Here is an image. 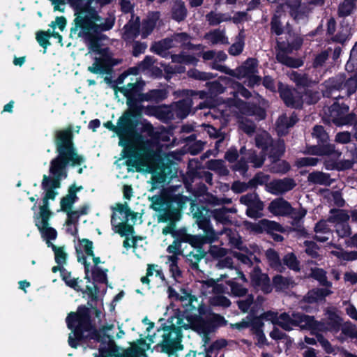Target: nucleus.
Wrapping results in <instances>:
<instances>
[{"label":"nucleus","mask_w":357,"mask_h":357,"mask_svg":"<svg viewBox=\"0 0 357 357\" xmlns=\"http://www.w3.org/2000/svg\"><path fill=\"white\" fill-rule=\"evenodd\" d=\"M56 148L57 156L50 162V176L44 175L42 188L45 191L43 204L35 217L36 225L48 247H52L58 265L66 262L67 254L63 247H56L50 241L56 238V230L49 226L51 212L48 208V200L54 199L58 195L57 190L61 186V181L68 176V166H81L84 163V158L79 155L73 143V133L70 128L59 130L56 132Z\"/></svg>","instance_id":"f257e3e1"},{"label":"nucleus","mask_w":357,"mask_h":357,"mask_svg":"<svg viewBox=\"0 0 357 357\" xmlns=\"http://www.w3.org/2000/svg\"><path fill=\"white\" fill-rule=\"evenodd\" d=\"M170 298L181 303L184 308L182 314L172 319V326L178 331L191 329L197 333L202 338L204 346L210 342V335L217 326L224 321V318L219 314L211 313L210 310L197 298L184 289L177 293L173 288H168Z\"/></svg>","instance_id":"f03ea898"},{"label":"nucleus","mask_w":357,"mask_h":357,"mask_svg":"<svg viewBox=\"0 0 357 357\" xmlns=\"http://www.w3.org/2000/svg\"><path fill=\"white\" fill-rule=\"evenodd\" d=\"M66 323L68 328L72 331L68 337V343L71 347L76 348L77 342L89 340L100 343L98 348L99 354H94L93 357L117 355L119 349L114 339H119L124 335V332L119 326L116 328L114 324H107L96 332L91 324L88 310L81 307L76 313L69 314L66 318Z\"/></svg>","instance_id":"7ed1b4c3"},{"label":"nucleus","mask_w":357,"mask_h":357,"mask_svg":"<svg viewBox=\"0 0 357 357\" xmlns=\"http://www.w3.org/2000/svg\"><path fill=\"white\" fill-rule=\"evenodd\" d=\"M92 2L93 0H66V3L73 8L75 16L70 36L82 38L89 49V53L100 52L98 42L101 33L111 29L114 24L112 15L100 17L91 7Z\"/></svg>","instance_id":"20e7f679"},{"label":"nucleus","mask_w":357,"mask_h":357,"mask_svg":"<svg viewBox=\"0 0 357 357\" xmlns=\"http://www.w3.org/2000/svg\"><path fill=\"white\" fill-rule=\"evenodd\" d=\"M108 129L114 131L119 137V146L128 149L129 155L136 166H149L157 146L150 136L136 133L130 115L123 114L114 126L108 121L105 124Z\"/></svg>","instance_id":"39448f33"},{"label":"nucleus","mask_w":357,"mask_h":357,"mask_svg":"<svg viewBox=\"0 0 357 357\" xmlns=\"http://www.w3.org/2000/svg\"><path fill=\"white\" fill-rule=\"evenodd\" d=\"M220 80L227 84H231L233 89L231 93L234 94L233 99H228L227 101L218 105L217 110L220 112V117L228 121L231 116L238 117V113L245 116H257L259 119L265 116L264 111L254 104L244 102L236 97L241 96L244 98H249L250 92L238 82H233L230 78L226 77H220Z\"/></svg>","instance_id":"423d86ee"},{"label":"nucleus","mask_w":357,"mask_h":357,"mask_svg":"<svg viewBox=\"0 0 357 357\" xmlns=\"http://www.w3.org/2000/svg\"><path fill=\"white\" fill-rule=\"evenodd\" d=\"M77 260L84 266L85 278L91 279L100 283L107 282V269L100 266L102 264L99 257L93 254V242L83 238L79 239L75 245Z\"/></svg>","instance_id":"0eeeda50"},{"label":"nucleus","mask_w":357,"mask_h":357,"mask_svg":"<svg viewBox=\"0 0 357 357\" xmlns=\"http://www.w3.org/2000/svg\"><path fill=\"white\" fill-rule=\"evenodd\" d=\"M256 145L263 150H267L268 145H271L270 158L272 162L270 166V170L273 173L285 174L290 169V165L284 160H280L278 158L284 152V144L283 141H278L272 144L268 133L262 131L257 134L256 137Z\"/></svg>","instance_id":"6e6552de"},{"label":"nucleus","mask_w":357,"mask_h":357,"mask_svg":"<svg viewBox=\"0 0 357 357\" xmlns=\"http://www.w3.org/2000/svg\"><path fill=\"white\" fill-rule=\"evenodd\" d=\"M325 86L324 96L334 99L341 96H349L357 89V72L354 71L348 75H338L331 78L326 82Z\"/></svg>","instance_id":"1a4fd4ad"},{"label":"nucleus","mask_w":357,"mask_h":357,"mask_svg":"<svg viewBox=\"0 0 357 357\" xmlns=\"http://www.w3.org/2000/svg\"><path fill=\"white\" fill-rule=\"evenodd\" d=\"M326 316V323L324 324L316 321L312 317L294 313V326L310 330L313 333L316 331H337L340 328L339 316L332 312H328Z\"/></svg>","instance_id":"9d476101"},{"label":"nucleus","mask_w":357,"mask_h":357,"mask_svg":"<svg viewBox=\"0 0 357 357\" xmlns=\"http://www.w3.org/2000/svg\"><path fill=\"white\" fill-rule=\"evenodd\" d=\"M130 215V211L127 204H119L112 217L111 222L115 231L121 236H128L133 232L132 226L127 223Z\"/></svg>","instance_id":"9b49d317"},{"label":"nucleus","mask_w":357,"mask_h":357,"mask_svg":"<svg viewBox=\"0 0 357 357\" xmlns=\"http://www.w3.org/2000/svg\"><path fill=\"white\" fill-rule=\"evenodd\" d=\"M312 136L315 137L319 142L318 147H314L312 153L318 155H333L338 158L341 153L335 149V146L327 144L328 135L321 126H315L313 128Z\"/></svg>","instance_id":"f8f14e48"},{"label":"nucleus","mask_w":357,"mask_h":357,"mask_svg":"<svg viewBox=\"0 0 357 357\" xmlns=\"http://www.w3.org/2000/svg\"><path fill=\"white\" fill-rule=\"evenodd\" d=\"M258 62L255 59H247L242 66L236 70H231L224 65L213 64V69L219 70L229 75L236 77L238 79L245 78L252 74L258 73Z\"/></svg>","instance_id":"ddd939ff"},{"label":"nucleus","mask_w":357,"mask_h":357,"mask_svg":"<svg viewBox=\"0 0 357 357\" xmlns=\"http://www.w3.org/2000/svg\"><path fill=\"white\" fill-rule=\"evenodd\" d=\"M197 223L204 231V236H191L189 238L190 243L195 248H201L205 243H211L215 241L219 234L214 231L208 220L205 218H198Z\"/></svg>","instance_id":"4468645a"},{"label":"nucleus","mask_w":357,"mask_h":357,"mask_svg":"<svg viewBox=\"0 0 357 357\" xmlns=\"http://www.w3.org/2000/svg\"><path fill=\"white\" fill-rule=\"evenodd\" d=\"M331 213L328 221L335 225L337 235L341 238L350 235L351 228L347 223L349 219V213L344 210L335 209H332Z\"/></svg>","instance_id":"2eb2a0df"},{"label":"nucleus","mask_w":357,"mask_h":357,"mask_svg":"<svg viewBox=\"0 0 357 357\" xmlns=\"http://www.w3.org/2000/svg\"><path fill=\"white\" fill-rule=\"evenodd\" d=\"M328 121H332L337 126H344L353 121L354 116L351 114H349V107L347 105H340L333 104L328 108Z\"/></svg>","instance_id":"dca6fc26"},{"label":"nucleus","mask_w":357,"mask_h":357,"mask_svg":"<svg viewBox=\"0 0 357 357\" xmlns=\"http://www.w3.org/2000/svg\"><path fill=\"white\" fill-rule=\"evenodd\" d=\"M240 154L241 155L240 160L234 165V170L239 171L242 174H244L248 169V162L253 164L254 167H261L264 161L263 155H257L253 151L247 150L245 148H242L240 150Z\"/></svg>","instance_id":"f3484780"},{"label":"nucleus","mask_w":357,"mask_h":357,"mask_svg":"<svg viewBox=\"0 0 357 357\" xmlns=\"http://www.w3.org/2000/svg\"><path fill=\"white\" fill-rule=\"evenodd\" d=\"M270 3H278L282 8L283 4H287L291 9L290 14L297 22L304 20L310 11L305 5L301 4V0H268Z\"/></svg>","instance_id":"a211bd4d"},{"label":"nucleus","mask_w":357,"mask_h":357,"mask_svg":"<svg viewBox=\"0 0 357 357\" xmlns=\"http://www.w3.org/2000/svg\"><path fill=\"white\" fill-rule=\"evenodd\" d=\"M296 185V181L291 178L274 180L266 184V190L273 195H282L290 191Z\"/></svg>","instance_id":"6ab92c4d"},{"label":"nucleus","mask_w":357,"mask_h":357,"mask_svg":"<svg viewBox=\"0 0 357 357\" xmlns=\"http://www.w3.org/2000/svg\"><path fill=\"white\" fill-rule=\"evenodd\" d=\"M279 91L281 98L287 105L293 107H299L302 105L301 96L296 90L281 84L279 86Z\"/></svg>","instance_id":"aec40b11"},{"label":"nucleus","mask_w":357,"mask_h":357,"mask_svg":"<svg viewBox=\"0 0 357 357\" xmlns=\"http://www.w3.org/2000/svg\"><path fill=\"white\" fill-rule=\"evenodd\" d=\"M268 210L275 216H289L292 211V206L283 198H277L269 204Z\"/></svg>","instance_id":"412c9836"},{"label":"nucleus","mask_w":357,"mask_h":357,"mask_svg":"<svg viewBox=\"0 0 357 357\" xmlns=\"http://www.w3.org/2000/svg\"><path fill=\"white\" fill-rule=\"evenodd\" d=\"M250 277L253 284L260 289L264 293H269L272 288L267 275L261 273L258 267H255L250 273Z\"/></svg>","instance_id":"4be33fe9"},{"label":"nucleus","mask_w":357,"mask_h":357,"mask_svg":"<svg viewBox=\"0 0 357 357\" xmlns=\"http://www.w3.org/2000/svg\"><path fill=\"white\" fill-rule=\"evenodd\" d=\"M259 248L257 245L251 246L250 249L245 248L241 252H234V257L245 265H252L253 262L260 261L258 254Z\"/></svg>","instance_id":"5701e85b"},{"label":"nucleus","mask_w":357,"mask_h":357,"mask_svg":"<svg viewBox=\"0 0 357 357\" xmlns=\"http://www.w3.org/2000/svg\"><path fill=\"white\" fill-rule=\"evenodd\" d=\"M232 259L229 257H227L218 261L217 267L219 268H228L229 271L228 273L221 275L220 278L217 279L218 282L226 278H231L232 279L240 278L243 281H246V278L243 273L238 269L234 270L232 268Z\"/></svg>","instance_id":"b1692460"},{"label":"nucleus","mask_w":357,"mask_h":357,"mask_svg":"<svg viewBox=\"0 0 357 357\" xmlns=\"http://www.w3.org/2000/svg\"><path fill=\"white\" fill-rule=\"evenodd\" d=\"M88 211L87 206H83L77 209L74 212H68V219L66 220V230L73 236L77 234V229L76 223L80 215L86 214Z\"/></svg>","instance_id":"393cba45"},{"label":"nucleus","mask_w":357,"mask_h":357,"mask_svg":"<svg viewBox=\"0 0 357 357\" xmlns=\"http://www.w3.org/2000/svg\"><path fill=\"white\" fill-rule=\"evenodd\" d=\"M144 86V83L137 81L135 83H128L126 86L120 87L118 91L122 93L127 98V104L130 107L134 106V98L140 88Z\"/></svg>","instance_id":"a878e982"},{"label":"nucleus","mask_w":357,"mask_h":357,"mask_svg":"<svg viewBox=\"0 0 357 357\" xmlns=\"http://www.w3.org/2000/svg\"><path fill=\"white\" fill-rule=\"evenodd\" d=\"M82 187H76L75 185H72L69 190L68 194L64 197L61 201V208L63 211L66 212L68 216V212H74L75 210H72L73 204L77 199L76 192L79 191Z\"/></svg>","instance_id":"bb28decb"},{"label":"nucleus","mask_w":357,"mask_h":357,"mask_svg":"<svg viewBox=\"0 0 357 357\" xmlns=\"http://www.w3.org/2000/svg\"><path fill=\"white\" fill-rule=\"evenodd\" d=\"M119 63V61L116 59H109L105 61L100 59L96 58L95 62L88 68V70L92 73L104 74L109 70V68L117 65Z\"/></svg>","instance_id":"cd10ccee"},{"label":"nucleus","mask_w":357,"mask_h":357,"mask_svg":"<svg viewBox=\"0 0 357 357\" xmlns=\"http://www.w3.org/2000/svg\"><path fill=\"white\" fill-rule=\"evenodd\" d=\"M218 281L213 279H208L199 282L198 287L203 295L207 296L211 293L224 292L223 286L217 284Z\"/></svg>","instance_id":"c85d7f7f"},{"label":"nucleus","mask_w":357,"mask_h":357,"mask_svg":"<svg viewBox=\"0 0 357 357\" xmlns=\"http://www.w3.org/2000/svg\"><path fill=\"white\" fill-rule=\"evenodd\" d=\"M298 121L295 115L288 117L286 115L280 116L276 123V130L280 135H285L288 129L293 126Z\"/></svg>","instance_id":"c756f323"},{"label":"nucleus","mask_w":357,"mask_h":357,"mask_svg":"<svg viewBox=\"0 0 357 357\" xmlns=\"http://www.w3.org/2000/svg\"><path fill=\"white\" fill-rule=\"evenodd\" d=\"M159 17V13H151L147 16L146 19L144 20L140 29L142 38L147 37L152 32L156 26Z\"/></svg>","instance_id":"7c9ffc66"},{"label":"nucleus","mask_w":357,"mask_h":357,"mask_svg":"<svg viewBox=\"0 0 357 357\" xmlns=\"http://www.w3.org/2000/svg\"><path fill=\"white\" fill-rule=\"evenodd\" d=\"M315 238L317 241L325 242L329 239L331 231L327 221L321 220L314 227Z\"/></svg>","instance_id":"2f4dec72"},{"label":"nucleus","mask_w":357,"mask_h":357,"mask_svg":"<svg viewBox=\"0 0 357 357\" xmlns=\"http://www.w3.org/2000/svg\"><path fill=\"white\" fill-rule=\"evenodd\" d=\"M204 38L213 45L229 44L228 38L225 35V30L215 29L207 33Z\"/></svg>","instance_id":"473e14b6"},{"label":"nucleus","mask_w":357,"mask_h":357,"mask_svg":"<svg viewBox=\"0 0 357 357\" xmlns=\"http://www.w3.org/2000/svg\"><path fill=\"white\" fill-rule=\"evenodd\" d=\"M310 183L317 185H330L333 181L328 174L321 172H313L307 176Z\"/></svg>","instance_id":"72a5a7b5"},{"label":"nucleus","mask_w":357,"mask_h":357,"mask_svg":"<svg viewBox=\"0 0 357 357\" xmlns=\"http://www.w3.org/2000/svg\"><path fill=\"white\" fill-rule=\"evenodd\" d=\"M206 19L210 25L215 26L224 22L231 21V17L228 13L211 11L206 15Z\"/></svg>","instance_id":"f704fd0d"},{"label":"nucleus","mask_w":357,"mask_h":357,"mask_svg":"<svg viewBox=\"0 0 357 357\" xmlns=\"http://www.w3.org/2000/svg\"><path fill=\"white\" fill-rule=\"evenodd\" d=\"M187 16V9L183 2L175 1L172 8V17L177 21L181 22L185 20Z\"/></svg>","instance_id":"c9c22d12"},{"label":"nucleus","mask_w":357,"mask_h":357,"mask_svg":"<svg viewBox=\"0 0 357 357\" xmlns=\"http://www.w3.org/2000/svg\"><path fill=\"white\" fill-rule=\"evenodd\" d=\"M277 60L282 64L292 68H298L303 65L301 59H296L287 56L283 50H280L276 54Z\"/></svg>","instance_id":"e433bc0d"},{"label":"nucleus","mask_w":357,"mask_h":357,"mask_svg":"<svg viewBox=\"0 0 357 357\" xmlns=\"http://www.w3.org/2000/svg\"><path fill=\"white\" fill-rule=\"evenodd\" d=\"M50 37H54L59 40V42L61 43L62 40V37L58 33H54L53 30H47V31H41L37 33L36 39L38 43L43 47L44 48H46L49 45L50 43L48 42V39Z\"/></svg>","instance_id":"4c0bfd02"},{"label":"nucleus","mask_w":357,"mask_h":357,"mask_svg":"<svg viewBox=\"0 0 357 357\" xmlns=\"http://www.w3.org/2000/svg\"><path fill=\"white\" fill-rule=\"evenodd\" d=\"M188 97L176 103L177 115L181 118H185L190 113L193 104V99Z\"/></svg>","instance_id":"58836bf2"},{"label":"nucleus","mask_w":357,"mask_h":357,"mask_svg":"<svg viewBox=\"0 0 357 357\" xmlns=\"http://www.w3.org/2000/svg\"><path fill=\"white\" fill-rule=\"evenodd\" d=\"M353 162L349 160H341L339 162L327 159L324 162L325 168L328 170L337 169L344 170L352 167Z\"/></svg>","instance_id":"ea45409f"},{"label":"nucleus","mask_w":357,"mask_h":357,"mask_svg":"<svg viewBox=\"0 0 357 357\" xmlns=\"http://www.w3.org/2000/svg\"><path fill=\"white\" fill-rule=\"evenodd\" d=\"M151 208L159 213L161 215H166V209L168 208V203L162 196L155 195L151 198Z\"/></svg>","instance_id":"a19ab883"},{"label":"nucleus","mask_w":357,"mask_h":357,"mask_svg":"<svg viewBox=\"0 0 357 357\" xmlns=\"http://www.w3.org/2000/svg\"><path fill=\"white\" fill-rule=\"evenodd\" d=\"M275 325L281 326L286 331L291 330L293 326H294V314H292L291 317L287 313H282L278 315Z\"/></svg>","instance_id":"79ce46f5"},{"label":"nucleus","mask_w":357,"mask_h":357,"mask_svg":"<svg viewBox=\"0 0 357 357\" xmlns=\"http://www.w3.org/2000/svg\"><path fill=\"white\" fill-rule=\"evenodd\" d=\"M259 229H255L257 231H259L260 229H265L269 233H272L273 231H282V226L274 222L271 221L266 219L261 220L257 225Z\"/></svg>","instance_id":"37998d69"},{"label":"nucleus","mask_w":357,"mask_h":357,"mask_svg":"<svg viewBox=\"0 0 357 357\" xmlns=\"http://www.w3.org/2000/svg\"><path fill=\"white\" fill-rule=\"evenodd\" d=\"M273 285L277 291H284L293 286L294 282L281 275H276L273 280Z\"/></svg>","instance_id":"c03bdc74"},{"label":"nucleus","mask_w":357,"mask_h":357,"mask_svg":"<svg viewBox=\"0 0 357 357\" xmlns=\"http://www.w3.org/2000/svg\"><path fill=\"white\" fill-rule=\"evenodd\" d=\"M167 264L169 265V271L175 280L178 281L181 272L177 265L178 257L176 256L167 257Z\"/></svg>","instance_id":"a18cd8bd"},{"label":"nucleus","mask_w":357,"mask_h":357,"mask_svg":"<svg viewBox=\"0 0 357 357\" xmlns=\"http://www.w3.org/2000/svg\"><path fill=\"white\" fill-rule=\"evenodd\" d=\"M209 303L213 306L227 307L231 305L230 301L221 293H215V295L210 298Z\"/></svg>","instance_id":"49530a36"},{"label":"nucleus","mask_w":357,"mask_h":357,"mask_svg":"<svg viewBox=\"0 0 357 357\" xmlns=\"http://www.w3.org/2000/svg\"><path fill=\"white\" fill-rule=\"evenodd\" d=\"M311 275L315 280H318L319 283L327 287H331L332 284L327 280L326 272L321 268H314L312 270Z\"/></svg>","instance_id":"de8ad7c7"},{"label":"nucleus","mask_w":357,"mask_h":357,"mask_svg":"<svg viewBox=\"0 0 357 357\" xmlns=\"http://www.w3.org/2000/svg\"><path fill=\"white\" fill-rule=\"evenodd\" d=\"M331 254L343 260L351 261L357 259V251L345 252L338 248L337 250H333Z\"/></svg>","instance_id":"09e8293b"},{"label":"nucleus","mask_w":357,"mask_h":357,"mask_svg":"<svg viewBox=\"0 0 357 357\" xmlns=\"http://www.w3.org/2000/svg\"><path fill=\"white\" fill-rule=\"evenodd\" d=\"M139 26L129 22L124 26L123 37L125 39H132L139 34Z\"/></svg>","instance_id":"8fccbe9b"},{"label":"nucleus","mask_w":357,"mask_h":357,"mask_svg":"<svg viewBox=\"0 0 357 357\" xmlns=\"http://www.w3.org/2000/svg\"><path fill=\"white\" fill-rule=\"evenodd\" d=\"M243 115L241 113H238V117L236 116H234V117L238 119L239 127L242 129L245 132L248 134H252L255 131V124L250 121L244 120V119L241 116ZM231 116L230 117H232Z\"/></svg>","instance_id":"3c124183"},{"label":"nucleus","mask_w":357,"mask_h":357,"mask_svg":"<svg viewBox=\"0 0 357 357\" xmlns=\"http://www.w3.org/2000/svg\"><path fill=\"white\" fill-rule=\"evenodd\" d=\"M266 258L269 262L270 266L273 268L280 270L281 267V264L280 261V258L276 252H275L272 249H269L266 252Z\"/></svg>","instance_id":"603ef678"},{"label":"nucleus","mask_w":357,"mask_h":357,"mask_svg":"<svg viewBox=\"0 0 357 357\" xmlns=\"http://www.w3.org/2000/svg\"><path fill=\"white\" fill-rule=\"evenodd\" d=\"M172 59L173 63L195 65L197 62V59L195 56L191 55H173L172 56Z\"/></svg>","instance_id":"864d4df0"},{"label":"nucleus","mask_w":357,"mask_h":357,"mask_svg":"<svg viewBox=\"0 0 357 357\" xmlns=\"http://www.w3.org/2000/svg\"><path fill=\"white\" fill-rule=\"evenodd\" d=\"M264 208L263 202H257L255 205L249 206L246 210L247 215L252 218H258L261 216Z\"/></svg>","instance_id":"5fc2aeb1"},{"label":"nucleus","mask_w":357,"mask_h":357,"mask_svg":"<svg viewBox=\"0 0 357 357\" xmlns=\"http://www.w3.org/2000/svg\"><path fill=\"white\" fill-rule=\"evenodd\" d=\"M162 91L161 90H152L149 93L139 94V99L141 101H149V100H158L162 97Z\"/></svg>","instance_id":"6e6d98bb"},{"label":"nucleus","mask_w":357,"mask_h":357,"mask_svg":"<svg viewBox=\"0 0 357 357\" xmlns=\"http://www.w3.org/2000/svg\"><path fill=\"white\" fill-rule=\"evenodd\" d=\"M188 75L189 77L199 80H208L215 77L212 73L200 72L196 69L190 70Z\"/></svg>","instance_id":"4d7b16f0"},{"label":"nucleus","mask_w":357,"mask_h":357,"mask_svg":"<svg viewBox=\"0 0 357 357\" xmlns=\"http://www.w3.org/2000/svg\"><path fill=\"white\" fill-rule=\"evenodd\" d=\"M244 46L243 37L240 33L237 38V40L229 48V52L231 55H238L241 53Z\"/></svg>","instance_id":"13d9d810"},{"label":"nucleus","mask_w":357,"mask_h":357,"mask_svg":"<svg viewBox=\"0 0 357 357\" xmlns=\"http://www.w3.org/2000/svg\"><path fill=\"white\" fill-rule=\"evenodd\" d=\"M206 86L208 88L210 96L220 94L225 91V87L219 82H207Z\"/></svg>","instance_id":"bf43d9fd"},{"label":"nucleus","mask_w":357,"mask_h":357,"mask_svg":"<svg viewBox=\"0 0 357 357\" xmlns=\"http://www.w3.org/2000/svg\"><path fill=\"white\" fill-rule=\"evenodd\" d=\"M240 202L247 206L255 205L257 202H261L256 193H250L242 196L240 198Z\"/></svg>","instance_id":"052dcab7"},{"label":"nucleus","mask_w":357,"mask_h":357,"mask_svg":"<svg viewBox=\"0 0 357 357\" xmlns=\"http://www.w3.org/2000/svg\"><path fill=\"white\" fill-rule=\"evenodd\" d=\"M354 9V3L352 0H345L339 7V14L340 16H347L351 14Z\"/></svg>","instance_id":"680f3d73"},{"label":"nucleus","mask_w":357,"mask_h":357,"mask_svg":"<svg viewBox=\"0 0 357 357\" xmlns=\"http://www.w3.org/2000/svg\"><path fill=\"white\" fill-rule=\"evenodd\" d=\"M319 95L317 92L307 91L301 98L302 104L306 102L307 104H313L318 101Z\"/></svg>","instance_id":"e2e57ef3"},{"label":"nucleus","mask_w":357,"mask_h":357,"mask_svg":"<svg viewBox=\"0 0 357 357\" xmlns=\"http://www.w3.org/2000/svg\"><path fill=\"white\" fill-rule=\"evenodd\" d=\"M171 38L173 43L176 44V47L186 45L190 42V37L185 33H176L172 36Z\"/></svg>","instance_id":"0e129e2a"},{"label":"nucleus","mask_w":357,"mask_h":357,"mask_svg":"<svg viewBox=\"0 0 357 357\" xmlns=\"http://www.w3.org/2000/svg\"><path fill=\"white\" fill-rule=\"evenodd\" d=\"M318 159L312 157H305L298 159L296 161V165L298 167L315 166L318 162Z\"/></svg>","instance_id":"69168bd1"},{"label":"nucleus","mask_w":357,"mask_h":357,"mask_svg":"<svg viewBox=\"0 0 357 357\" xmlns=\"http://www.w3.org/2000/svg\"><path fill=\"white\" fill-rule=\"evenodd\" d=\"M355 66L357 67V43L351 51L349 60L346 64V70L351 71L352 68Z\"/></svg>","instance_id":"338daca9"},{"label":"nucleus","mask_w":357,"mask_h":357,"mask_svg":"<svg viewBox=\"0 0 357 357\" xmlns=\"http://www.w3.org/2000/svg\"><path fill=\"white\" fill-rule=\"evenodd\" d=\"M228 284L231 287V291L234 296L240 297L246 294L247 289L241 285L232 281H229Z\"/></svg>","instance_id":"774afa93"}]
</instances>
